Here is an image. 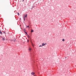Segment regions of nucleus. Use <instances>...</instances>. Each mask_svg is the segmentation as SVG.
Wrapping results in <instances>:
<instances>
[{"mask_svg":"<svg viewBox=\"0 0 76 76\" xmlns=\"http://www.w3.org/2000/svg\"><path fill=\"white\" fill-rule=\"evenodd\" d=\"M42 45H40V46H39V47H42Z\"/></svg>","mask_w":76,"mask_h":76,"instance_id":"nucleus-13","label":"nucleus"},{"mask_svg":"<svg viewBox=\"0 0 76 76\" xmlns=\"http://www.w3.org/2000/svg\"><path fill=\"white\" fill-rule=\"evenodd\" d=\"M4 33H6L4 32Z\"/></svg>","mask_w":76,"mask_h":76,"instance_id":"nucleus-21","label":"nucleus"},{"mask_svg":"<svg viewBox=\"0 0 76 76\" xmlns=\"http://www.w3.org/2000/svg\"><path fill=\"white\" fill-rule=\"evenodd\" d=\"M23 1H24V0H23Z\"/></svg>","mask_w":76,"mask_h":76,"instance_id":"nucleus-19","label":"nucleus"},{"mask_svg":"<svg viewBox=\"0 0 76 76\" xmlns=\"http://www.w3.org/2000/svg\"><path fill=\"white\" fill-rule=\"evenodd\" d=\"M47 45V43H43L42 44V46H45V45Z\"/></svg>","mask_w":76,"mask_h":76,"instance_id":"nucleus-2","label":"nucleus"},{"mask_svg":"<svg viewBox=\"0 0 76 76\" xmlns=\"http://www.w3.org/2000/svg\"><path fill=\"white\" fill-rule=\"evenodd\" d=\"M62 41H65V40H64V39H62Z\"/></svg>","mask_w":76,"mask_h":76,"instance_id":"nucleus-9","label":"nucleus"},{"mask_svg":"<svg viewBox=\"0 0 76 76\" xmlns=\"http://www.w3.org/2000/svg\"><path fill=\"white\" fill-rule=\"evenodd\" d=\"M24 32L25 33V34H26V35H28V33H27V32H26V30H25V28L24 29Z\"/></svg>","mask_w":76,"mask_h":76,"instance_id":"nucleus-1","label":"nucleus"},{"mask_svg":"<svg viewBox=\"0 0 76 76\" xmlns=\"http://www.w3.org/2000/svg\"><path fill=\"white\" fill-rule=\"evenodd\" d=\"M31 9H32V8H31Z\"/></svg>","mask_w":76,"mask_h":76,"instance_id":"nucleus-23","label":"nucleus"},{"mask_svg":"<svg viewBox=\"0 0 76 76\" xmlns=\"http://www.w3.org/2000/svg\"><path fill=\"white\" fill-rule=\"evenodd\" d=\"M32 46H33V47H34V44H32Z\"/></svg>","mask_w":76,"mask_h":76,"instance_id":"nucleus-17","label":"nucleus"},{"mask_svg":"<svg viewBox=\"0 0 76 76\" xmlns=\"http://www.w3.org/2000/svg\"><path fill=\"white\" fill-rule=\"evenodd\" d=\"M34 76H35V75H34Z\"/></svg>","mask_w":76,"mask_h":76,"instance_id":"nucleus-20","label":"nucleus"},{"mask_svg":"<svg viewBox=\"0 0 76 76\" xmlns=\"http://www.w3.org/2000/svg\"><path fill=\"white\" fill-rule=\"evenodd\" d=\"M11 41H14V42H15V41H16V39H15L14 40H11Z\"/></svg>","mask_w":76,"mask_h":76,"instance_id":"nucleus-6","label":"nucleus"},{"mask_svg":"<svg viewBox=\"0 0 76 76\" xmlns=\"http://www.w3.org/2000/svg\"><path fill=\"white\" fill-rule=\"evenodd\" d=\"M24 20L25 21V18L24 17L23 18Z\"/></svg>","mask_w":76,"mask_h":76,"instance_id":"nucleus-11","label":"nucleus"},{"mask_svg":"<svg viewBox=\"0 0 76 76\" xmlns=\"http://www.w3.org/2000/svg\"><path fill=\"white\" fill-rule=\"evenodd\" d=\"M25 17L26 18L27 17V14H26L25 16H24V17L25 18Z\"/></svg>","mask_w":76,"mask_h":76,"instance_id":"nucleus-7","label":"nucleus"},{"mask_svg":"<svg viewBox=\"0 0 76 76\" xmlns=\"http://www.w3.org/2000/svg\"><path fill=\"white\" fill-rule=\"evenodd\" d=\"M0 34H2L3 33H2V32H1V30H0Z\"/></svg>","mask_w":76,"mask_h":76,"instance_id":"nucleus-5","label":"nucleus"},{"mask_svg":"<svg viewBox=\"0 0 76 76\" xmlns=\"http://www.w3.org/2000/svg\"><path fill=\"white\" fill-rule=\"evenodd\" d=\"M3 40H5V39H4V38H3Z\"/></svg>","mask_w":76,"mask_h":76,"instance_id":"nucleus-12","label":"nucleus"},{"mask_svg":"<svg viewBox=\"0 0 76 76\" xmlns=\"http://www.w3.org/2000/svg\"><path fill=\"white\" fill-rule=\"evenodd\" d=\"M34 7H35V6H33L32 7V8H34Z\"/></svg>","mask_w":76,"mask_h":76,"instance_id":"nucleus-10","label":"nucleus"},{"mask_svg":"<svg viewBox=\"0 0 76 76\" xmlns=\"http://www.w3.org/2000/svg\"><path fill=\"white\" fill-rule=\"evenodd\" d=\"M31 75H33V76H34V75H35V72H32L31 73Z\"/></svg>","mask_w":76,"mask_h":76,"instance_id":"nucleus-3","label":"nucleus"},{"mask_svg":"<svg viewBox=\"0 0 76 76\" xmlns=\"http://www.w3.org/2000/svg\"><path fill=\"white\" fill-rule=\"evenodd\" d=\"M4 33H6L4 32Z\"/></svg>","mask_w":76,"mask_h":76,"instance_id":"nucleus-22","label":"nucleus"},{"mask_svg":"<svg viewBox=\"0 0 76 76\" xmlns=\"http://www.w3.org/2000/svg\"><path fill=\"white\" fill-rule=\"evenodd\" d=\"M29 42V40H27V42Z\"/></svg>","mask_w":76,"mask_h":76,"instance_id":"nucleus-18","label":"nucleus"},{"mask_svg":"<svg viewBox=\"0 0 76 76\" xmlns=\"http://www.w3.org/2000/svg\"><path fill=\"white\" fill-rule=\"evenodd\" d=\"M18 16H19V15H20L19 14V12L18 13Z\"/></svg>","mask_w":76,"mask_h":76,"instance_id":"nucleus-14","label":"nucleus"},{"mask_svg":"<svg viewBox=\"0 0 76 76\" xmlns=\"http://www.w3.org/2000/svg\"><path fill=\"white\" fill-rule=\"evenodd\" d=\"M31 50H32V49H31V48H29L28 50L29 51H31Z\"/></svg>","mask_w":76,"mask_h":76,"instance_id":"nucleus-4","label":"nucleus"},{"mask_svg":"<svg viewBox=\"0 0 76 76\" xmlns=\"http://www.w3.org/2000/svg\"><path fill=\"white\" fill-rule=\"evenodd\" d=\"M27 28H29V26H27Z\"/></svg>","mask_w":76,"mask_h":76,"instance_id":"nucleus-16","label":"nucleus"},{"mask_svg":"<svg viewBox=\"0 0 76 76\" xmlns=\"http://www.w3.org/2000/svg\"><path fill=\"white\" fill-rule=\"evenodd\" d=\"M34 30H32L31 31V32H34Z\"/></svg>","mask_w":76,"mask_h":76,"instance_id":"nucleus-8","label":"nucleus"},{"mask_svg":"<svg viewBox=\"0 0 76 76\" xmlns=\"http://www.w3.org/2000/svg\"><path fill=\"white\" fill-rule=\"evenodd\" d=\"M27 36L28 38H30V37L29 36V35H28Z\"/></svg>","mask_w":76,"mask_h":76,"instance_id":"nucleus-15","label":"nucleus"}]
</instances>
